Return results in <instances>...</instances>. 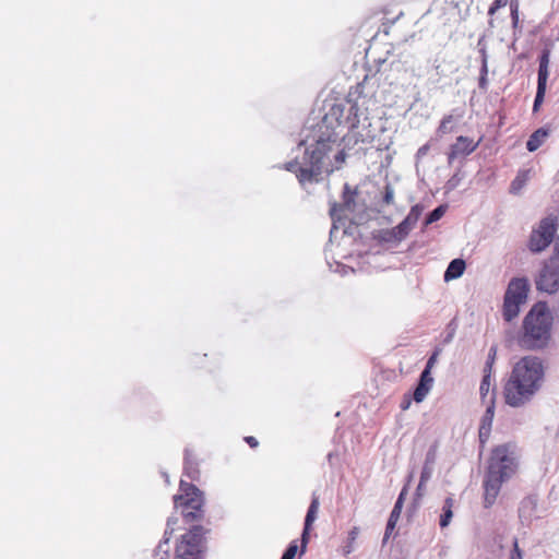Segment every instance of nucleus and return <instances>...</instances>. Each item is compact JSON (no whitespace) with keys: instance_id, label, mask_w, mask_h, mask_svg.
I'll return each mask as SVG.
<instances>
[{"instance_id":"9b49d317","label":"nucleus","mask_w":559,"mask_h":559,"mask_svg":"<svg viewBox=\"0 0 559 559\" xmlns=\"http://www.w3.org/2000/svg\"><path fill=\"white\" fill-rule=\"evenodd\" d=\"M408 236L406 229L399 224L393 228H385L377 231L374 239L381 243L396 246Z\"/></svg>"},{"instance_id":"a211bd4d","label":"nucleus","mask_w":559,"mask_h":559,"mask_svg":"<svg viewBox=\"0 0 559 559\" xmlns=\"http://www.w3.org/2000/svg\"><path fill=\"white\" fill-rule=\"evenodd\" d=\"M424 210H425V207L421 204H416V205L412 206L407 216L400 223L406 229V231L408 234L416 226Z\"/></svg>"},{"instance_id":"423d86ee","label":"nucleus","mask_w":559,"mask_h":559,"mask_svg":"<svg viewBox=\"0 0 559 559\" xmlns=\"http://www.w3.org/2000/svg\"><path fill=\"white\" fill-rule=\"evenodd\" d=\"M530 289L528 281L516 277L510 281L503 301V318L510 322L520 313V306L526 301Z\"/></svg>"},{"instance_id":"393cba45","label":"nucleus","mask_w":559,"mask_h":559,"mask_svg":"<svg viewBox=\"0 0 559 559\" xmlns=\"http://www.w3.org/2000/svg\"><path fill=\"white\" fill-rule=\"evenodd\" d=\"M460 118L461 116L454 117V115L452 114L444 116L440 122V126L438 127L437 133L442 136L447 133L452 132V124Z\"/></svg>"},{"instance_id":"bb28decb","label":"nucleus","mask_w":559,"mask_h":559,"mask_svg":"<svg viewBox=\"0 0 559 559\" xmlns=\"http://www.w3.org/2000/svg\"><path fill=\"white\" fill-rule=\"evenodd\" d=\"M447 205H439L426 218L425 226H428L437 221H439L445 213Z\"/></svg>"},{"instance_id":"dca6fc26","label":"nucleus","mask_w":559,"mask_h":559,"mask_svg":"<svg viewBox=\"0 0 559 559\" xmlns=\"http://www.w3.org/2000/svg\"><path fill=\"white\" fill-rule=\"evenodd\" d=\"M550 51L545 49L539 57L537 86H546L549 76Z\"/></svg>"},{"instance_id":"f03ea898","label":"nucleus","mask_w":559,"mask_h":559,"mask_svg":"<svg viewBox=\"0 0 559 559\" xmlns=\"http://www.w3.org/2000/svg\"><path fill=\"white\" fill-rule=\"evenodd\" d=\"M546 368L537 356H524L518 360L503 385L507 405L520 408L531 403L542 390Z\"/></svg>"},{"instance_id":"6ab92c4d","label":"nucleus","mask_w":559,"mask_h":559,"mask_svg":"<svg viewBox=\"0 0 559 559\" xmlns=\"http://www.w3.org/2000/svg\"><path fill=\"white\" fill-rule=\"evenodd\" d=\"M466 267L465 261L462 259H454L448 265L444 272V281L449 282L462 276Z\"/></svg>"},{"instance_id":"9d476101","label":"nucleus","mask_w":559,"mask_h":559,"mask_svg":"<svg viewBox=\"0 0 559 559\" xmlns=\"http://www.w3.org/2000/svg\"><path fill=\"white\" fill-rule=\"evenodd\" d=\"M477 146L478 142L475 143L472 139L460 135L450 148L448 163L451 165L456 157L469 155Z\"/></svg>"},{"instance_id":"c03bdc74","label":"nucleus","mask_w":559,"mask_h":559,"mask_svg":"<svg viewBox=\"0 0 559 559\" xmlns=\"http://www.w3.org/2000/svg\"><path fill=\"white\" fill-rule=\"evenodd\" d=\"M510 9H511V13L519 12V1L518 0H511L510 1Z\"/></svg>"},{"instance_id":"4be33fe9","label":"nucleus","mask_w":559,"mask_h":559,"mask_svg":"<svg viewBox=\"0 0 559 559\" xmlns=\"http://www.w3.org/2000/svg\"><path fill=\"white\" fill-rule=\"evenodd\" d=\"M453 504H454V501L451 497H448L444 500V504L442 507V513L440 515V522H439L441 528L447 527L451 523V520L453 518V511H452Z\"/></svg>"},{"instance_id":"de8ad7c7","label":"nucleus","mask_w":559,"mask_h":559,"mask_svg":"<svg viewBox=\"0 0 559 559\" xmlns=\"http://www.w3.org/2000/svg\"><path fill=\"white\" fill-rule=\"evenodd\" d=\"M511 17H512V24H513V27H516L518 24H519V12L516 13H511Z\"/></svg>"},{"instance_id":"8fccbe9b","label":"nucleus","mask_w":559,"mask_h":559,"mask_svg":"<svg viewBox=\"0 0 559 559\" xmlns=\"http://www.w3.org/2000/svg\"><path fill=\"white\" fill-rule=\"evenodd\" d=\"M489 25H490V26H492V25H493V21H492V20H490V21H489Z\"/></svg>"},{"instance_id":"cd10ccee","label":"nucleus","mask_w":559,"mask_h":559,"mask_svg":"<svg viewBox=\"0 0 559 559\" xmlns=\"http://www.w3.org/2000/svg\"><path fill=\"white\" fill-rule=\"evenodd\" d=\"M430 389L427 388L425 384L418 383L417 388L414 391V400L417 403L423 402L426 396L428 395Z\"/></svg>"},{"instance_id":"2eb2a0df","label":"nucleus","mask_w":559,"mask_h":559,"mask_svg":"<svg viewBox=\"0 0 559 559\" xmlns=\"http://www.w3.org/2000/svg\"><path fill=\"white\" fill-rule=\"evenodd\" d=\"M536 509L537 499L535 497L530 496L523 499L519 509V515L522 522H531L535 516Z\"/></svg>"},{"instance_id":"e433bc0d","label":"nucleus","mask_w":559,"mask_h":559,"mask_svg":"<svg viewBox=\"0 0 559 559\" xmlns=\"http://www.w3.org/2000/svg\"><path fill=\"white\" fill-rule=\"evenodd\" d=\"M507 3L508 0H495L488 10V14L493 15L498 9L506 7Z\"/></svg>"},{"instance_id":"a18cd8bd","label":"nucleus","mask_w":559,"mask_h":559,"mask_svg":"<svg viewBox=\"0 0 559 559\" xmlns=\"http://www.w3.org/2000/svg\"><path fill=\"white\" fill-rule=\"evenodd\" d=\"M425 485L426 483H421V479H419V484L417 486V496L421 497L425 492Z\"/></svg>"},{"instance_id":"7ed1b4c3","label":"nucleus","mask_w":559,"mask_h":559,"mask_svg":"<svg viewBox=\"0 0 559 559\" xmlns=\"http://www.w3.org/2000/svg\"><path fill=\"white\" fill-rule=\"evenodd\" d=\"M518 468L515 448L502 444L492 450L488 471L484 479V506L491 507L504 481L510 479Z\"/></svg>"},{"instance_id":"0eeeda50","label":"nucleus","mask_w":559,"mask_h":559,"mask_svg":"<svg viewBox=\"0 0 559 559\" xmlns=\"http://www.w3.org/2000/svg\"><path fill=\"white\" fill-rule=\"evenodd\" d=\"M205 533L206 530L203 526H192L181 536L180 543L176 546L174 559H201V546Z\"/></svg>"},{"instance_id":"49530a36","label":"nucleus","mask_w":559,"mask_h":559,"mask_svg":"<svg viewBox=\"0 0 559 559\" xmlns=\"http://www.w3.org/2000/svg\"><path fill=\"white\" fill-rule=\"evenodd\" d=\"M436 358H437V354H433L429 359H428V362H427V366L425 369H428L430 370L431 367L433 366L435 361H436Z\"/></svg>"},{"instance_id":"f257e3e1","label":"nucleus","mask_w":559,"mask_h":559,"mask_svg":"<svg viewBox=\"0 0 559 559\" xmlns=\"http://www.w3.org/2000/svg\"><path fill=\"white\" fill-rule=\"evenodd\" d=\"M369 127L367 109L357 100L331 104L322 119L307 129L297 155L285 164L286 170L295 174L302 187L319 182L323 174L343 166L345 148L372 139Z\"/></svg>"},{"instance_id":"f3484780","label":"nucleus","mask_w":559,"mask_h":559,"mask_svg":"<svg viewBox=\"0 0 559 559\" xmlns=\"http://www.w3.org/2000/svg\"><path fill=\"white\" fill-rule=\"evenodd\" d=\"M183 473L191 480H195L199 477V467L195 457L192 454V451L189 448L185 450V463H183Z\"/></svg>"},{"instance_id":"c9c22d12","label":"nucleus","mask_w":559,"mask_h":559,"mask_svg":"<svg viewBox=\"0 0 559 559\" xmlns=\"http://www.w3.org/2000/svg\"><path fill=\"white\" fill-rule=\"evenodd\" d=\"M432 473H433V466L424 464L421 474H420L421 483H427L431 478Z\"/></svg>"},{"instance_id":"ddd939ff","label":"nucleus","mask_w":559,"mask_h":559,"mask_svg":"<svg viewBox=\"0 0 559 559\" xmlns=\"http://www.w3.org/2000/svg\"><path fill=\"white\" fill-rule=\"evenodd\" d=\"M493 416H495V396L492 393L487 401L486 412L481 418L480 426H479V439L481 442H485L490 435Z\"/></svg>"},{"instance_id":"09e8293b","label":"nucleus","mask_w":559,"mask_h":559,"mask_svg":"<svg viewBox=\"0 0 559 559\" xmlns=\"http://www.w3.org/2000/svg\"><path fill=\"white\" fill-rule=\"evenodd\" d=\"M164 477H165L166 483H168L169 481L168 480V474L164 473Z\"/></svg>"},{"instance_id":"a878e982","label":"nucleus","mask_w":559,"mask_h":559,"mask_svg":"<svg viewBox=\"0 0 559 559\" xmlns=\"http://www.w3.org/2000/svg\"><path fill=\"white\" fill-rule=\"evenodd\" d=\"M169 555V537L164 536L163 540L154 550V559H168Z\"/></svg>"},{"instance_id":"f704fd0d","label":"nucleus","mask_w":559,"mask_h":559,"mask_svg":"<svg viewBox=\"0 0 559 559\" xmlns=\"http://www.w3.org/2000/svg\"><path fill=\"white\" fill-rule=\"evenodd\" d=\"M177 523H178V519L177 518H174V516L168 518L164 536L170 538L171 534L175 531V525Z\"/></svg>"},{"instance_id":"4c0bfd02","label":"nucleus","mask_w":559,"mask_h":559,"mask_svg":"<svg viewBox=\"0 0 559 559\" xmlns=\"http://www.w3.org/2000/svg\"><path fill=\"white\" fill-rule=\"evenodd\" d=\"M510 559H522V552L519 548V544H518L516 539H514V542H513V551L510 556Z\"/></svg>"},{"instance_id":"37998d69","label":"nucleus","mask_w":559,"mask_h":559,"mask_svg":"<svg viewBox=\"0 0 559 559\" xmlns=\"http://www.w3.org/2000/svg\"><path fill=\"white\" fill-rule=\"evenodd\" d=\"M478 85L481 90L486 91L488 85L487 76L480 75Z\"/></svg>"},{"instance_id":"58836bf2","label":"nucleus","mask_w":559,"mask_h":559,"mask_svg":"<svg viewBox=\"0 0 559 559\" xmlns=\"http://www.w3.org/2000/svg\"><path fill=\"white\" fill-rule=\"evenodd\" d=\"M487 74H488L487 55L485 52H483L480 75L487 76Z\"/></svg>"},{"instance_id":"c756f323","label":"nucleus","mask_w":559,"mask_h":559,"mask_svg":"<svg viewBox=\"0 0 559 559\" xmlns=\"http://www.w3.org/2000/svg\"><path fill=\"white\" fill-rule=\"evenodd\" d=\"M436 461H437V447L432 445L429 448V450L426 453L424 464L435 466Z\"/></svg>"},{"instance_id":"39448f33","label":"nucleus","mask_w":559,"mask_h":559,"mask_svg":"<svg viewBox=\"0 0 559 559\" xmlns=\"http://www.w3.org/2000/svg\"><path fill=\"white\" fill-rule=\"evenodd\" d=\"M179 495L174 497L176 509L181 510L186 522L201 520L204 515V493L193 484L180 480Z\"/></svg>"},{"instance_id":"6e6552de","label":"nucleus","mask_w":559,"mask_h":559,"mask_svg":"<svg viewBox=\"0 0 559 559\" xmlns=\"http://www.w3.org/2000/svg\"><path fill=\"white\" fill-rule=\"evenodd\" d=\"M536 288L548 294L559 290V242H556L554 255L545 264L536 280Z\"/></svg>"},{"instance_id":"ea45409f","label":"nucleus","mask_w":559,"mask_h":559,"mask_svg":"<svg viewBox=\"0 0 559 559\" xmlns=\"http://www.w3.org/2000/svg\"><path fill=\"white\" fill-rule=\"evenodd\" d=\"M428 151H429L428 144H425L421 147H419L417 151V154H416L417 159L424 157L428 153Z\"/></svg>"},{"instance_id":"c85d7f7f","label":"nucleus","mask_w":559,"mask_h":559,"mask_svg":"<svg viewBox=\"0 0 559 559\" xmlns=\"http://www.w3.org/2000/svg\"><path fill=\"white\" fill-rule=\"evenodd\" d=\"M545 94H546V86H537V92H536V96H535V100H534V105H533L534 111L538 110V107L544 102Z\"/></svg>"},{"instance_id":"2f4dec72","label":"nucleus","mask_w":559,"mask_h":559,"mask_svg":"<svg viewBox=\"0 0 559 559\" xmlns=\"http://www.w3.org/2000/svg\"><path fill=\"white\" fill-rule=\"evenodd\" d=\"M394 201V189L393 187L388 183L384 187V193H383V203L390 205Z\"/></svg>"},{"instance_id":"20e7f679","label":"nucleus","mask_w":559,"mask_h":559,"mask_svg":"<svg viewBox=\"0 0 559 559\" xmlns=\"http://www.w3.org/2000/svg\"><path fill=\"white\" fill-rule=\"evenodd\" d=\"M551 325L552 317L546 305H535L523 321V345L528 349L546 347L550 340Z\"/></svg>"},{"instance_id":"473e14b6","label":"nucleus","mask_w":559,"mask_h":559,"mask_svg":"<svg viewBox=\"0 0 559 559\" xmlns=\"http://www.w3.org/2000/svg\"><path fill=\"white\" fill-rule=\"evenodd\" d=\"M299 546L297 542L290 543L285 554L282 556V559H294L296 554L298 552Z\"/></svg>"},{"instance_id":"aec40b11","label":"nucleus","mask_w":559,"mask_h":559,"mask_svg":"<svg viewBox=\"0 0 559 559\" xmlns=\"http://www.w3.org/2000/svg\"><path fill=\"white\" fill-rule=\"evenodd\" d=\"M548 131L544 128L537 129L527 140L526 147L530 152L538 150L548 136Z\"/></svg>"},{"instance_id":"7c9ffc66","label":"nucleus","mask_w":559,"mask_h":559,"mask_svg":"<svg viewBox=\"0 0 559 559\" xmlns=\"http://www.w3.org/2000/svg\"><path fill=\"white\" fill-rule=\"evenodd\" d=\"M496 355H497V348L495 346H492L488 353V357H487V361H486V366H485V370H484L485 372L491 373V369H492V365L496 359Z\"/></svg>"},{"instance_id":"5701e85b","label":"nucleus","mask_w":559,"mask_h":559,"mask_svg":"<svg viewBox=\"0 0 559 559\" xmlns=\"http://www.w3.org/2000/svg\"><path fill=\"white\" fill-rule=\"evenodd\" d=\"M530 175L527 170L520 171L510 186V193L518 194L528 181Z\"/></svg>"},{"instance_id":"1a4fd4ad","label":"nucleus","mask_w":559,"mask_h":559,"mask_svg":"<svg viewBox=\"0 0 559 559\" xmlns=\"http://www.w3.org/2000/svg\"><path fill=\"white\" fill-rule=\"evenodd\" d=\"M555 233V221L550 217L542 219L538 227L531 234L528 241L530 250L534 253L544 251L551 243Z\"/></svg>"},{"instance_id":"412c9836","label":"nucleus","mask_w":559,"mask_h":559,"mask_svg":"<svg viewBox=\"0 0 559 559\" xmlns=\"http://www.w3.org/2000/svg\"><path fill=\"white\" fill-rule=\"evenodd\" d=\"M352 202H353V194H349V188L347 185H345L344 190V203L342 205L334 204L331 207V216L333 219H335L338 216V212H344L345 210L352 211Z\"/></svg>"},{"instance_id":"79ce46f5","label":"nucleus","mask_w":559,"mask_h":559,"mask_svg":"<svg viewBox=\"0 0 559 559\" xmlns=\"http://www.w3.org/2000/svg\"><path fill=\"white\" fill-rule=\"evenodd\" d=\"M245 441L249 444L250 448H257L259 445L258 440L252 436L245 437Z\"/></svg>"},{"instance_id":"f8f14e48","label":"nucleus","mask_w":559,"mask_h":559,"mask_svg":"<svg viewBox=\"0 0 559 559\" xmlns=\"http://www.w3.org/2000/svg\"><path fill=\"white\" fill-rule=\"evenodd\" d=\"M319 507H320L319 497L313 495L311 503H310L309 509L306 514V519H305V527H304V532H302V536H301L300 554H304L306 550V546L308 543V534L311 528V525L317 520Z\"/></svg>"},{"instance_id":"a19ab883","label":"nucleus","mask_w":559,"mask_h":559,"mask_svg":"<svg viewBox=\"0 0 559 559\" xmlns=\"http://www.w3.org/2000/svg\"><path fill=\"white\" fill-rule=\"evenodd\" d=\"M359 534L358 527H353L350 532L348 533V539L350 543H354Z\"/></svg>"},{"instance_id":"4468645a","label":"nucleus","mask_w":559,"mask_h":559,"mask_svg":"<svg viewBox=\"0 0 559 559\" xmlns=\"http://www.w3.org/2000/svg\"><path fill=\"white\" fill-rule=\"evenodd\" d=\"M406 491H407V488L404 487L394 504L393 510L391 511V514H390V518L388 520L386 527H385V533H384V538H383L384 542L389 539L392 531L395 528V525L400 519L402 507H403V500H404V496L406 495Z\"/></svg>"},{"instance_id":"b1692460","label":"nucleus","mask_w":559,"mask_h":559,"mask_svg":"<svg viewBox=\"0 0 559 559\" xmlns=\"http://www.w3.org/2000/svg\"><path fill=\"white\" fill-rule=\"evenodd\" d=\"M492 393L495 394V390L492 389L491 373L485 372L479 386L480 397L484 402H486L487 397H490Z\"/></svg>"},{"instance_id":"72a5a7b5","label":"nucleus","mask_w":559,"mask_h":559,"mask_svg":"<svg viewBox=\"0 0 559 559\" xmlns=\"http://www.w3.org/2000/svg\"><path fill=\"white\" fill-rule=\"evenodd\" d=\"M419 383L425 384L427 388H429L431 390L432 383H433V378L431 377L430 370L425 369L421 372Z\"/></svg>"}]
</instances>
